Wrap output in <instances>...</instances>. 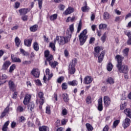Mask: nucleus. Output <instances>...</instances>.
Listing matches in <instances>:
<instances>
[{"mask_svg":"<svg viewBox=\"0 0 131 131\" xmlns=\"http://www.w3.org/2000/svg\"><path fill=\"white\" fill-rule=\"evenodd\" d=\"M70 31H71V33L74 32V24H72L69 27Z\"/></svg>","mask_w":131,"mask_h":131,"instance_id":"obj_52","label":"nucleus"},{"mask_svg":"<svg viewBox=\"0 0 131 131\" xmlns=\"http://www.w3.org/2000/svg\"><path fill=\"white\" fill-rule=\"evenodd\" d=\"M97 109L98 111L101 112L103 111V109H104V106H103V98H100L98 100V106Z\"/></svg>","mask_w":131,"mask_h":131,"instance_id":"obj_10","label":"nucleus"},{"mask_svg":"<svg viewBox=\"0 0 131 131\" xmlns=\"http://www.w3.org/2000/svg\"><path fill=\"white\" fill-rule=\"evenodd\" d=\"M85 125L88 131H93L94 129V127H93V126H92L91 124L87 123H86Z\"/></svg>","mask_w":131,"mask_h":131,"instance_id":"obj_38","label":"nucleus"},{"mask_svg":"<svg viewBox=\"0 0 131 131\" xmlns=\"http://www.w3.org/2000/svg\"><path fill=\"white\" fill-rule=\"evenodd\" d=\"M106 37H107V34H106V33H104L102 36V37H101V39L102 42L104 43L105 42V41H106Z\"/></svg>","mask_w":131,"mask_h":131,"instance_id":"obj_46","label":"nucleus"},{"mask_svg":"<svg viewBox=\"0 0 131 131\" xmlns=\"http://www.w3.org/2000/svg\"><path fill=\"white\" fill-rule=\"evenodd\" d=\"M124 59V57L120 55H116V60L117 62L116 67L120 73H128V66L122 63V61H123Z\"/></svg>","mask_w":131,"mask_h":131,"instance_id":"obj_1","label":"nucleus"},{"mask_svg":"<svg viewBox=\"0 0 131 131\" xmlns=\"http://www.w3.org/2000/svg\"><path fill=\"white\" fill-rule=\"evenodd\" d=\"M18 97V92L14 91V92L12 94V99H17Z\"/></svg>","mask_w":131,"mask_h":131,"instance_id":"obj_51","label":"nucleus"},{"mask_svg":"<svg viewBox=\"0 0 131 131\" xmlns=\"http://www.w3.org/2000/svg\"><path fill=\"white\" fill-rule=\"evenodd\" d=\"M75 67H72L71 66V68H69V73L71 75H73V74H74V73H75Z\"/></svg>","mask_w":131,"mask_h":131,"instance_id":"obj_31","label":"nucleus"},{"mask_svg":"<svg viewBox=\"0 0 131 131\" xmlns=\"http://www.w3.org/2000/svg\"><path fill=\"white\" fill-rule=\"evenodd\" d=\"M103 131H109V126L106 125L103 128Z\"/></svg>","mask_w":131,"mask_h":131,"instance_id":"obj_64","label":"nucleus"},{"mask_svg":"<svg viewBox=\"0 0 131 131\" xmlns=\"http://www.w3.org/2000/svg\"><path fill=\"white\" fill-rule=\"evenodd\" d=\"M86 33H88V30L86 29H84L82 32L80 33V35H79L80 46H83L84 43L86 41V39L88 38Z\"/></svg>","mask_w":131,"mask_h":131,"instance_id":"obj_4","label":"nucleus"},{"mask_svg":"<svg viewBox=\"0 0 131 131\" xmlns=\"http://www.w3.org/2000/svg\"><path fill=\"white\" fill-rule=\"evenodd\" d=\"M16 111L17 112L22 113L23 111H24V108H23V106L22 105H19L16 109Z\"/></svg>","mask_w":131,"mask_h":131,"instance_id":"obj_42","label":"nucleus"},{"mask_svg":"<svg viewBox=\"0 0 131 131\" xmlns=\"http://www.w3.org/2000/svg\"><path fill=\"white\" fill-rule=\"evenodd\" d=\"M33 48L34 51H36V52H38V51H39V45L36 41L34 42L33 43Z\"/></svg>","mask_w":131,"mask_h":131,"instance_id":"obj_23","label":"nucleus"},{"mask_svg":"<svg viewBox=\"0 0 131 131\" xmlns=\"http://www.w3.org/2000/svg\"><path fill=\"white\" fill-rule=\"evenodd\" d=\"M103 102L105 106L108 107L110 105L111 103V99L109 98V96H105L103 97Z\"/></svg>","mask_w":131,"mask_h":131,"instance_id":"obj_13","label":"nucleus"},{"mask_svg":"<svg viewBox=\"0 0 131 131\" xmlns=\"http://www.w3.org/2000/svg\"><path fill=\"white\" fill-rule=\"evenodd\" d=\"M46 113L49 115L51 114V107L50 106L46 107Z\"/></svg>","mask_w":131,"mask_h":131,"instance_id":"obj_53","label":"nucleus"},{"mask_svg":"<svg viewBox=\"0 0 131 131\" xmlns=\"http://www.w3.org/2000/svg\"><path fill=\"white\" fill-rule=\"evenodd\" d=\"M25 120H26L25 117L21 116L20 118L19 119V122H23V121H25Z\"/></svg>","mask_w":131,"mask_h":131,"instance_id":"obj_62","label":"nucleus"},{"mask_svg":"<svg viewBox=\"0 0 131 131\" xmlns=\"http://www.w3.org/2000/svg\"><path fill=\"white\" fill-rule=\"evenodd\" d=\"M7 78H8V76H6V74L2 75V81H1V84H4V83H6V79Z\"/></svg>","mask_w":131,"mask_h":131,"instance_id":"obj_36","label":"nucleus"},{"mask_svg":"<svg viewBox=\"0 0 131 131\" xmlns=\"http://www.w3.org/2000/svg\"><path fill=\"white\" fill-rule=\"evenodd\" d=\"M55 126L56 127H59L61 126V121L60 120H57L55 123Z\"/></svg>","mask_w":131,"mask_h":131,"instance_id":"obj_50","label":"nucleus"},{"mask_svg":"<svg viewBox=\"0 0 131 131\" xmlns=\"http://www.w3.org/2000/svg\"><path fill=\"white\" fill-rule=\"evenodd\" d=\"M61 88L62 90H63L64 91H66V90H67L68 89V85H67V83L63 82L61 84Z\"/></svg>","mask_w":131,"mask_h":131,"instance_id":"obj_43","label":"nucleus"},{"mask_svg":"<svg viewBox=\"0 0 131 131\" xmlns=\"http://www.w3.org/2000/svg\"><path fill=\"white\" fill-rule=\"evenodd\" d=\"M106 82L109 83V84H113L115 82L114 79L111 77H110L106 79Z\"/></svg>","mask_w":131,"mask_h":131,"instance_id":"obj_35","label":"nucleus"},{"mask_svg":"<svg viewBox=\"0 0 131 131\" xmlns=\"http://www.w3.org/2000/svg\"><path fill=\"white\" fill-rule=\"evenodd\" d=\"M9 112V108L8 107H6L4 110L3 112L2 113L1 115L0 116L1 118H4L6 115H7V113Z\"/></svg>","mask_w":131,"mask_h":131,"instance_id":"obj_26","label":"nucleus"},{"mask_svg":"<svg viewBox=\"0 0 131 131\" xmlns=\"http://www.w3.org/2000/svg\"><path fill=\"white\" fill-rule=\"evenodd\" d=\"M8 86L11 92H15L17 90V85H16L14 81L11 80L8 81Z\"/></svg>","mask_w":131,"mask_h":131,"instance_id":"obj_7","label":"nucleus"},{"mask_svg":"<svg viewBox=\"0 0 131 131\" xmlns=\"http://www.w3.org/2000/svg\"><path fill=\"white\" fill-rule=\"evenodd\" d=\"M95 40L96 38H95V37H91L89 40L90 45H93L95 42Z\"/></svg>","mask_w":131,"mask_h":131,"instance_id":"obj_54","label":"nucleus"},{"mask_svg":"<svg viewBox=\"0 0 131 131\" xmlns=\"http://www.w3.org/2000/svg\"><path fill=\"white\" fill-rule=\"evenodd\" d=\"M15 46H16L17 48H19V46L21 43V40H20L18 37H16L15 38Z\"/></svg>","mask_w":131,"mask_h":131,"instance_id":"obj_32","label":"nucleus"},{"mask_svg":"<svg viewBox=\"0 0 131 131\" xmlns=\"http://www.w3.org/2000/svg\"><path fill=\"white\" fill-rule=\"evenodd\" d=\"M126 107V103H124V104H122L121 105L120 110H123L125 109Z\"/></svg>","mask_w":131,"mask_h":131,"instance_id":"obj_59","label":"nucleus"},{"mask_svg":"<svg viewBox=\"0 0 131 131\" xmlns=\"http://www.w3.org/2000/svg\"><path fill=\"white\" fill-rule=\"evenodd\" d=\"M31 74L33 75L35 78H39V75H40V71H39V69L34 68L32 70Z\"/></svg>","mask_w":131,"mask_h":131,"instance_id":"obj_6","label":"nucleus"},{"mask_svg":"<svg viewBox=\"0 0 131 131\" xmlns=\"http://www.w3.org/2000/svg\"><path fill=\"white\" fill-rule=\"evenodd\" d=\"M110 14L108 13L107 12H105L103 13V19L104 20H109L110 19Z\"/></svg>","mask_w":131,"mask_h":131,"instance_id":"obj_29","label":"nucleus"},{"mask_svg":"<svg viewBox=\"0 0 131 131\" xmlns=\"http://www.w3.org/2000/svg\"><path fill=\"white\" fill-rule=\"evenodd\" d=\"M30 100H31V95L26 94L23 101V104L25 106L28 105L30 103Z\"/></svg>","mask_w":131,"mask_h":131,"instance_id":"obj_9","label":"nucleus"},{"mask_svg":"<svg viewBox=\"0 0 131 131\" xmlns=\"http://www.w3.org/2000/svg\"><path fill=\"white\" fill-rule=\"evenodd\" d=\"M49 19L50 21H55V20H57V19H58V14L55 13L52 15H51L49 17Z\"/></svg>","mask_w":131,"mask_h":131,"instance_id":"obj_27","label":"nucleus"},{"mask_svg":"<svg viewBox=\"0 0 131 131\" xmlns=\"http://www.w3.org/2000/svg\"><path fill=\"white\" fill-rule=\"evenodd\" d=\"M83 6L81 7V10L83 13H86L90 11V7L88 6V3L86 1L84 2Z\"/></svg>","mask_w":131,"mask_h":131,"instance_id":"obj_12","label":"nucleus"},{"mask_svg":"<svg viewBox=\"0 0 131 131\" xmlns=\"http://www.w3.org/2000/svg\"><path fill=\"white\" fill-rule=\"evenodd\" d=\"M104 57H105V51H103L99 56H98V63H102L103 60H104Z\"/></svg>","mask_w":131,"mask_h":131,"instance_id":"obj_21","label":"nucleus"},{"mask_svg":"<svg viewBox=\"0 0 131 131\" xmlns=\"http://www.w3.org/2000/svg\"><path fill=\"white\" fill-rule=\"evenodd\" d=\"M68 84L71 86H77L78 85V82L76 80L68 81Z\"/></svg>","mask_w":131,"mask_h":131,"instance_id":"obj_22","label":"nucleus"},{"mask_svg":"<svg viewBox=\"0 0 131 131\" xmlns=\"http://www.w3.org/2000/svg\"><path fill=\"white\" fill-rule=\"evenodd\" d=\"M44 94L43 92H39L38 94V97L40 98V99H42L43 97Z\"/></svg>","mask_w":131,"mask_h":131,"instance_id":"obj_56","label":"nucleus"},{"mask_svg":"<svg viewBox=\"0 0 131 131\" xmlns=\"http://www.w3.org/2000/svg\"><path fill=\"white\" fill-rule=\"evenodd\" d=\"M106 69L107 71H112V69H113V64L111 62H110L107 63V65L106 66Z\"/></svg>","mask_w":131,"mask_h":131,"instance_id":"obj_28","label":"nucleus"},{"mask_svg":"<svg viewBox=\"0 0 131 131\" xmlns=\"http://www.w3.org/2000/svg\"><path fill=\"white\" fill-rule=\"evenodd\" d=\"M39 131H49V128L48 126L43 125L39 127Z\"/></svg>","mask_w":131,"mask_h":131,"instance_id":"obj_37","label":"nucleus"},{"mask_svg":"<svg viewBox=\"0 0 131 131\" xmlns=\"http://www.w3.org/2000/svg\"><path fill=\"white\" fill-rule=\"evenodd\" d=\"M81 27H82V22H81V20L79 21V24L77 27V33H79L80 32V30H81Z\"/></svg>","mask_w":131,"mask_h":131,"instance_id":"obj_39","label":"nucleus"},{"mask_svg":"<svg viewBox=\"0 0 131 131\" xmlns=\"http://www.w3.org/2000/svg\"><path fill=\"white\" fill-rule=\"evenodd\" d=\"M128 52H129V48H126L123 50L124 57H128Z\"/></svg>","mask_w":131,"mask_h":131,"instance_id":"obj_30","label":"nucleus"},{"mask_svg":"<svg viewBox=\"0 0 131 131\" xmlns=\"http://www.w3.org/2000/svg\"><path fill=\"white\" fill-rule=\"evenodd\" d=\"M30 11L29 8H21L18 10L20 15H26Z\"/></svg>","mask_w":131,"mask_h":131,"instance_id":"obj_20","label":"nucleus"},{"mask_svg":"<svg viewBox=\"0 0 131 131\" xmlns=\"http://www.w3.org/2000/svg\"><path fill=\"white\" fill-rule=\"evenodd\" d=\"M62 110V115H67L68 114V111L66 108H63Z\"/></svg>","mask_w":131,"mask_h":131,"instance_id":"obj_57","label":"nucleus"},{"mask_svg":"<svg viewBox=\"0 0 131 131\" xmlns=\"http://www.w3.org/2000/svg\"><path fill=\"white\" fill-rule=\"evenodd\" d=\"M20 4L19 3V2H15L14 8L15 9H18V8L20 7Z\"/></svg>","mask_w":131,"mask_h":131,"instance_id":"obj_60","label":"nucleus"},{"mask_svg":"<svg viewBox=\"0 0 131 131\" xmlns=\"http://www.w3.org/2000/svg\"><path fill=\"white\" fill-rule=\"evenodd\" d=\"M32 40H33V39L30 38V39H25L24 40V45L26 47H28L29 48L30 47H31V45L32 43Z\"/></svg>","mask_w":131,"mask_h":131,"instance_id":"obj_17","label":"nucleus"},{"mask_svg":"<svg viewBox=\"0 0 131 131\" xmlns=\"http://www.w3.org/2000/svg\"><path fill=\"white\" fill-rule=\"evenodd\" d=\"M56 43H53L51 42L49 44V47L53 50V51H56V46L55 45Z\"/></svg>","mask_w":131,"mask_h":131,"instance_id":"obj_44","label":"nucleus"},{"mask_svg":"<svg viewBox=\"0 0 131 131\" xmlns=\"http://www.w3.org/2000/svg\"><path fill=\"white\" fill-rule=\"evenodd\" d=\"M21 19L23 21H27L28 20V16L27 15H24L21 17Z\"/></svg>","mask_w":131,"mask_h":131,"instance_id":"obj_61","label":"nucleus"},{"mask_svg":"<svg viewBox=\"0 0 131 131\" xmlns=\"http://www.w3.org/2000/svg\"><path fill=\"white\" fill-rule=\"evenodd\" d=\"M62 98L63 99L64 102L65 103H67L69 101V96L68 95V94L67 93H63L62 95Z\"/></svg>","mask_w":131,"mask_h":131,"instance_id":"obj_24","label":"nucleus"},{"mask_svg":"<svg viewBox=\"0 0 131 131\" xmlns=\"http://www.w3.org/2000/svg\"><path fill=\"white\" fill-rule=\"evenodd\" d=\"M15 69H16V64H13L12 66H10L9 68V72H10V73H12V72H13V71H14V70Z\"/></svg>","mask_w":131,"mask_h":131,"instance_id":"obj_41","label":"nucleus"},{"mask_svg":"<svg viewBox=\"0 0 131 131\" xmlns=\"http://www.w3.org/2000/svg\"><path fill=\"white\" fill-rule=\"evenodd\" d=\"M71 36V34L66 36H56V38L54 39V42L56 43V41H58L59 46H64V45H66V43H68L70 41Z\"/></svg>","mask_w":131,"mask_h":131,"instance_id":"obj_3","label":"nucleus"},{"mask_svg":"<svg viewBox=\"0 0 131 131\" xmlns=\"http://www.w3.org/2000/svg\"><path fill=\"white\" fill-rule=\"evenodd\" d=\"M94 79L91 76H86L84 78L83 82L85 84H90L92 83Z\"/></svg>","mask_w":131,"mask_h":131,"instance_id":"obj_11","label":"nucleus"},{"mask_svg":"<svg viewBox=\"0 0 131 131\" xmlns=\"http://www.w3.org/2000/svg\"><path fill=\"white\" fill-rule=\"evenodd\" d=\"M28 125L29 127H34V124L31 122L30 121L28 122Z\"/></svg>","mask_w":131,"mask_h":131,"instance_id":"obj_58","label":"nucleus"},{"mask_svg":"<svg viewBox=\"0 0 131 131\" xmlns=\"http://www.w3.org/2000/svg\"><path fill=\"white\" fill-rule=\"evenodd\" d=\"M86 103L88 104H92V97H91V96H87L86 98Z\"/></svg>","mask_w":131,"mask_h":131,"instance_id":"obj_45","label":"nucleus"},{"mask_svg":"<svg viewBox=\"0 0 131 131\" xmlns=\"http://www.w3.org/2000/svg\"><path fill=\"white\" fill-rule=\"evenodd\" d=\"M47 62H48L50 66H51V67L52 68H53L54 69H55V68H56V67H57V66L59 65V62H58L56 61H54L53 62V60H50L49 61H47Z\"/></svg>","mask_w":131,"mask_h":131,"instance_id":"obj_15","label":"nucleus"},{"mask_svg":"<svg viewBox=\"0 0 131 131\" xmlns=\"http://www.w3.org/2000/svg\"><path fill=\"white\" fill-rule=\"evenodd\" d=\"M58 9L60 11H64V9H65V6L62 4H60L58 6Z\"/></svg>","mask_w":131,"mask_h":131,"instance_id":"obj_55","label":"nucleus"},{"mask_svg":"<svg viewBox=\"0 0 131 131\" xmlns=\"http://www.w3.org/2000/svg\"><path fill=\"white\" fill-rule=\"evenodd\" d=\"M64 81V77L63 76L59 77L57 80V82L58 83L61 84L62 83V82Z\"/></svg>","mask_w":131,"mask_h":131,"instance_id":"obj_49","label":"nucleus"},{"mask_svg":"<svg viewBox=\"0 0 131 131\" xmlns=\"http://www.w3.org/2000/svg\"><path fill=\"white\" fill-rule=\"evenodd\" d=\"M44 57L46 58L45 61V66H48V61H51V60H54V56L52 54H50V51L46 50L44 52Z\"/></svg>","mask_w":131,"mask_h":131,"instance_id":"obj_5","label":"nucleus"},{"mask_svg":"<svg viewBox=\"0 0 131 131\" xmlns=\"http://www.w3.org/2000/svg\"><path fill=\"white\" fill-rule=\"evenodd\" d=\"M11 57L13 63H21V59L20 58L15 57L14 54H11Z\"/></svg>","mask_w":131,"mask_h":131,"instance_id":"obj_18","label":"nucleus"},{"mask_svg":"<svg viewBox=\"0 0 131 131\" xmlns=\"http://www.w3.org/2000/svg\"><path fill=\"white\" fill-rule=\"evenodd\" d=\"M11 64H12L11 61L9 60H6L3 63V64L1 68V70H3V71H6V70H8L9 67H10Z\"/></svg>","mask_w":131,"mask_h":131,"instance_id":"obj_8","label":"nucleus"},{"mask_svg":"<svg viewBox=\"0 0 131 131\" xmlns=\"http://www.w3.org/2000/svg\"><path fill=\"white\" fill-rule=\"evenodd\" d=\"M99 29H107V25L103 24H100L99 26Z\"/></svg>","mask_w":131,"mask_h":131,"instance_id":"obj_48","label":"nucleus"},{"mask_svg":"<svg viewBox=\"0 0 131 131\" xmlns=\"http://www.w3.org/2000/svg\"><path fill=\"white\" fill-rule=\"evenodd\" d=\"M124 113L127 116L125 118L124 120L123 121V123H122V126L124 128V129H125V128H127V127H128V126H129V125H130L131 109L130 108L125 109L124 111Z\"/></svg>","mask_w":131,"mask_h":131,"instance_id":"obj_2","label":"nucleus"},{"mask_svg":"<svg viewBox=\"0 0 131 131\" xmlns=\"http://www.w3.org/2000/svg\"><path fill=\"white\" fill-rule=\"evenodd\" d=\"M101 50H102V48H101V47L99 46H96L94 48V55L95 57L98 58L99 56V53L101 52Z\"/></svg>","mask_w":131,"mask_h":131,"instance_id":"obj_14","label":"nucleus"},{"mask_svg":"<svg viewBox=\"0 0 131 131\" xmlns=\"http://www.w3.org/2000/svg\"><path fill=\"white\" fill-rule=\"evenodd\" d=\"M28 110H30L31 112H33V110H34V104L32 103H29L28 105Z\"/></svg>","mask_w":131,"mask_h":131,"instance_id":"obj_33","label":"nucleus"},{"mask_svg":"<svg viewBox=\"0 0 131 131\" xmlns=\"http://www.w3.org/2000/svg\"><path fill=\"white\" fill-rule=\"evenodd\" d=\"M120 123V120H116L114 121L113 124V128H116L117 127V125L119 124Z\"/></svg>","mask_w":131,"mask_h":131,"instance_id":"obj_34","label":"nucleus"},{"mask_svg":"<svg viewBox=\"0 0 131 131\" xmlns=\"http://www.w3.org/2000/svg\"><path fill=\"white\" fill-rule=\"evenodd\" d=\"M76 64H77V59L74 58L72 60V62L71 66H72L73 67H75V65H76Z\"/></svg>","mask_w":131,"mask_h":131,"instance_id":"obj_47","label":"nucleus"},{"mask_svg":"<svg viewBox=\"0 0 131 131\" xmlns=\"http://www.w3.org/2000/svg\"><path fill=\"white\" fill-rule=\"evenodd\" d=\"M73 12H74V8L72 7H69L63 12V15L67 16V15L72 14V13H73Z\"/></svg>","mask_w":131,"mask_h":131,"instance_id":"obj_19","label":"nucleus"},{"mask_svg":"<svg viewBox=\"0 0 131 131\" xmlns=\"http://www.w3.org/2000/svg\"><path fill=\"white\" fill-rule=\"evenodd\" d=\"M38 29V26L37 25H35L31 26L30 28V30L31 32H35V31H37Z\"/></svg>","mask_w":131,"mask_h":131,"instance_id":"obj_25","label":"nucleus"},{"mask_svg":"<svg viewBox=\"0 0 131 131\" xmlns=\"http://www.w3.org/2000/svg\"><path fill=\"white\" fill-rule=\"evenodd\" d=\"M124 33L125 35H127L128 36L127 44L128 46H131V32H127V31H124Z\"/></svg>","mask_w":131,"mask_h":131,"instance_id":"obj_16","label":"nucleus"},{"mask_svg":"<svg viewBox=\"0 0 131 131\" xmlns=\"http://www.w3.org/2000/svg\"><path fill=\"white\" fill-rule=\"evenodd\" d=\"M20 52L23 56H29V53L28 52H26L23 49H19Z\"/></svg>","mask_w":131,"mask_h":131,"instance_id":"obj_40","label":"nucleus"},{"mask_svg":"<svg viewBox=\"0 0 131 131\" xmlns=\"http://www.w3.org/2000/svg\"><path fill=\"white\" fill-rule=\"evenodd\" d=\"M16 124H17V123H16V122L13 121L11 123V128H15V127H16Z\"/></svg>","mask_w":131,"mask_h":131,"instance_id":"obj_63","label":"nucleus"}]
</instances>
